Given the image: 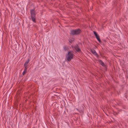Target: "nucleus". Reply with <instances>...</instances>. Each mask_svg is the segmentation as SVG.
<instances>
[{"instance_id": "obj_1", "label": "nucleus", "mask_w": 128, "mask_h": 128, "mask_svg": "<svg viewBox=\"0 0 128 128\" xmlns=\"http://www.w3.org/2000/svg\"><path fill=\"white\" fill-rule=\"evenodd\" d=\"M31 18L32 21L34 22H36V14L34 9H32L30 10Z\"/></svg>"}, {"instance_id": "obj_2", "label": "nucleus", "mask_w": 128, "mask_h": 128, "mask_svg": "<svg viewBox=\"0 0 128 128\" xmlns=\"http://www.w3.org/2000/svg\"><path fill=\"white\" fill-rule=\"evenodd\" d=\"M81 31L80 29L73 30L71 31L70 34L72 35H77L80 33Z\"/></svg>"}, {"instance_id": "obj_3", "label": "nucleus", "mask_w": 128, "mask_h": 128, "mask_svg": "<svg viewBox=\"0 0 128 128\" xmlns=\"http://www.w3.org/2000/svg\"><path fill=\"white\" fill-rule=\"evenodd\" d=\"M73 52L72 51H70L68 53L67 55V59L68 61L71 60L73 57Z\"/></svg>"}, {"instance_id": "obj_4", "label": "nucleus", "mask_w": 128, "mask_h": 128, "mask_svg": "<svg viewBox=\"0 0 128 128\" xmlns=\"http://www.w3.org/2000/svg\"><path fill=\"white\" fill-rule=\"evenodd\" d=\"M72 47L74 50H76L77 51L79 52L80 51V48H79L77 44L75 46H72Z\"/></svg>"}, {"instance_id": "obj_5", "label": "nucleus", "mask_w": 128, "mask_h": 128, "mask_svg": "<svg viewBox=\"0 0 128 128\" xmlns=\"http://www.w3.org/2000/svg\"><path fill=\"white\" fill-rule=\"evenodd\" d=\"M92 52L94 55H95L96 57H98V55L96 52V51L94 49H92L91 50Z\"/></svg>"}, {"instance_id": "obj_6", "label": "nucleus", "mask_w": 128, "mask_h": 128, "mask_svg": "<svg viewBox=\"0 0 128 128\" xmlns=\"http://www.w3.org/2000/svg\"><path fill=\"white\" fill-rule=\"evenodd\" d=\"M30 61V59H28V60L26 61L24 65V67L25 68H28L27 66H28V63Z\"/></svg>"}, {"instance_id": "obj_7", "label": "nucleus", "mask_w": 128, "mask_h": 128, "mask_svg": "<svg viewBox=\"0 0 128 128\" xmlns=\"http://www.w3.org/2000/svg\"><path fill=\"white\" fill-rule=\"evenodd\" d=\"M95 36L96 37V38L97 39V40L98 41L100 42H101V41L100 38V36H99L98 35Z\"/></svg>"}, {"instance_id": "obj_8", "label": "nucleus", "mask_w": 128, "mask_h": 128, "mask_svg": "<svg viewBox=\"0 0 128 128\" xmlns=\"http://www.w3.org/2000/svg\"><path fill=\"white\" fill-rule=\"evenodd\" d=\"M99 62L100 64H101L102 66H105V65L104 62L102 60H99Z\"/></svg>"}, {"instance_id": "obj_9", "label": "nucleus", "mask_w": 128, "mask_h": 128, "mask_svg": "<svg viewBox=\"0 0 128 128\" xmlns=\"http://www.w3.org/2000/svg\"><path fill=\"white\" fill-rule=\"evenodd\" d=\"M74 39L73 38H71L69 40V42L70 43H71L72 42L74 41Z\"/></svg>"}, {"instance_id": "obj_10", "label": "nucleus", "mask_w": 128, "mask_h": 128, "mask_svg": "<svg viewBox=\"0 0 128 128\" xmlns=\"http://www.w3.org/2000/svg\"><path fill=\"white\" fill-rule=\"evenodd\" d=\"M27 69V68H24V70L22 73V74L23 75H24L26 73V70Z\"/></svg>"}, {"instance_id": "obj_11", "label": "nucleus", "mask_w": 128, "mask_h": 128, "mask_svg": "<svg viewBox=\"0 0 128 128\" xmlns=\"http://www.w3.org/2000/svg\"><path fill=\"white\" fill-rule=\"evenodd\" d=\"M94 33L95 36L98 35L96 32L95 31L94 32Z\"/></svg>"}]
</instances>
